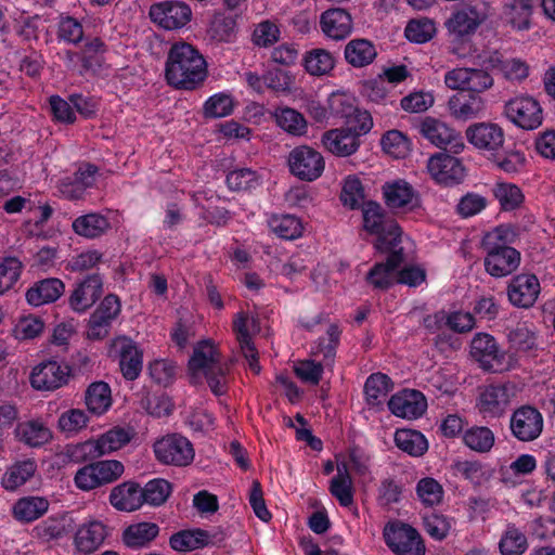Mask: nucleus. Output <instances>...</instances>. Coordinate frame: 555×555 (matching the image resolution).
Instances as JSON below:
<instances>
[{"label": "nucleus", "instance_id": "nucleus-58", "mask_svg": "<svg viewBox=\"0 0 555 555\" xmlns=\"http://www.w3.org/2000/svg\"><path fill=\"white\" fill-rule=\"evenodd\" d=\"M380 144L386 153L400 158L409 152L410 141L401 131L390 130L382 137Z\"/></svg>", "mask_w": 555, "mask_h": 555}, {"label": "nucleus", "instance_id": "nucleus-4", "mask_svg": "<svg viewBox=\"0 0 555 555\" xmlns=\"http://www.w3.org/2000/svg\"><path fill=\"white\" fill-rule=\"evenodd\" d=\"M489 16V3L486 0H469L460 10L453 12L444 26L454 41L468 40Z\"/></svg>", "mask_w": 555, "mask_h": 555}, {"label": "nucleus", "instance_id": "nucleus-19", "mask_svg": "<svg viewBox=\"0 0 555 555\" xmlns=\"http://www.w3.org/2000/svg\"><path fill=\"white\" fill-rule=\"evenodd\" d=\"M102 293L103 280L101 275L90 274L77 283L68 298L69 307L76 312H85L100 299Z\"/></svg>", "mask_w": 555, "mask_h": 555}, {"label": "nucleus", "instance_id": "nucleus-56", "mask_svg": "<svg viewBox=\"0 0 555 555\" xmlns=\"http://www.w3.org/2000/svg\"><path fill=\"white\" fill-rule=\"evenodd\" d=\"M416 493L423 504L434 506L441 502L443 490L437 480L427 477L417 482Z\"/></svg>", "mask_w": 555, "mask_h": 555}, {"label": "nucleus", "instance_id": "nucleus-11", "mask_svg": "<svg viewBox=\"0 0 555 555\" xmlns=\"http://www.w3.org/2000/svg\"><path fill=\"white\" fill-rule=\"evenodd\" d=\"M513 397L514 387L511 385H488L480 391L478 396V411L483 417L499 418L506 413Z\"/></svg>", "mask_w": 555, "mask_h": 555}, {"label": "nucleus", "instance_id": "nucleus-21", "mask_svg": "<svg viewBox=\"0 0 555 555\" xmlns=\"http://www.w3.org/2000/svg\"><path fill=\"white\" fill-rule=\"evenodd\" d=\"M383 194L386 205L391 209L414 210L421 207L418 193L404 180L385 183Z\"/></svg>", "mask_w": 555, "mask_h": 555}, {"label": "nucleus", "instance_id": "nucleus-55", "mask_svg": "<svg viewBox=\"0 0 555 555\" xmlns=\"http://www.w3.org/2000/svg\"><path fill=\"white\" fill-rule=\"evenodd\" d=\"M197 532L198 528L180 530L173 533L169 539L170 547L178 552H191L203 548V543Z\"/></svg>", "mask_w": 555, "mask_h": 555}, {"label": "nucleus", "instance_id": "nucleus-27", "mask_svg": "<svg viewBox=\"0 0 555 555\" xmlns=\"http://www.w3.org/2000/svg\"><path fill=\"white\" fill-rule=\"evenodd\" d=\"M520 263V253L515 248H503L500 251L488 253L485 258L486 271L495 278L513 273Z\"/></svg>", "mask_w": 555, "mask_h": 555}, {"label": "nucleus", "instance_id": "nucleus-45", "mask_svg": "<svg viewBox=\"0 0 555 555\" xmlns=\"http://www.w3.org/2000/svg\"><path fill=\"white\" fill-rule=\"evenodd\" d=\"M269 225L279 237L284 240H296L302 234V223L294 215L273 216Z\"/></svg>", "mask_w": 555, "mask_h": 555}, {"label": "nucleus", "instance_id": "nucleus-64", "mask_svg": "<svg viewBox=\"0 0 555 555\" xmlns=\"http://www.w3.org/2000/svg\"><path fill=\"white\" fill-rule=\"evenodd\" d=\"M151 378L158 385L168 386L176 375V365L168 360H155L149 365Z\"/></svg>", "mask_w": 555, "mask_h": 555}, {"label": "nucleus", "instance_id": "nucleus-28", "mask_svg": "<svg viewBox=\"0 0 555 555\" xmlns=\"http://www.w3.org/2000/svg\"><path fill=\"white\" fill-rule=\"evenodd\" d=\"M65 291L64 283L56 278L37 281L26 292V300L34 307L56 301Z\"/></svg>", "mask_w": 555, "mask_h": 555}, {"label": "nucleus", "instance_id": "nucleus-63", "mask_svg": "<svg viewBox=\"0 0 555 555\" xmlns=\"http://www.w3.org/2000/svg\"><path fill=\"white\" fill-rule=\"evenodd\" d=\"M423 524L425 531L438 541L443 540L452 527L451 520L448 517L434 513L425 516Z\"/></svg>", "mask_w": 555, "mask_h": 555}, {"label": "nucleus", "instance_id": "nucleus-23", "mask_svg": "<svg viewBox=\"0 0 555 555\" xmlns=\"http://www.w3.org/2000/svg\"><path fill=\"white\" fill-rule=\"evenodd\" d=\"M321 142L330 153L340 157L352 155L360 146V138L349 128H335L325 131Z\"/></svg>", "mask_w": 555, "mask_h": 555}, {"label": "nucleus", "instance_id": "nucleus-15", "mask_svg": "<svg viewBox=\"0 0 555 555\" xmlns=\"http://www.w3.org/2000/svg\"><path fill=\"white\" fill-rule=\"evenodd\" d=\"M416 129L424 138L440 149L449 146L456 154L464 147L461 134L439 119L426 117L418 122Z\"/></svg>", "mask_w": 555, "mask_h": 555}, {"label": "nucleus", "instance_id": "nucleus-47", "mask_svg": "<svg viewBox=\"0 0 555 555\" xmlns=\"http://www.w3.org/2000/svg\"><path fill=\"white\" fill-rule=\"evenodd\" d=\"M306 70L313 76H323L334 68V56L324 49H313L305 55Z\"/></svg>", "mask_w": 555, "mask_h": 555}, {"label": "nucleus", "instance_id": "nucleus-29", "mask_svg": "<svg viewBox=\"0 0 555 555\" xmlns=\"http://www.w3.org/2000/svg\"><path fill=\"white\" fill-rule=\"evenodd\" d=\"M533 0H506L502 16L514 29L522 31L531 27Z\"/></svg>", "mask_w": 555, "mask_h": 555}, {"label": "nucleus", "instance_id": "nucleus-41", "mask_svg": "<svg viewBox=\"0 0 555 555\" xmlns=\"http://www.w3.org/2000/svg\"><path fill=\"white\" fill-rule=\"evenodd\" d=\"M330 492L341 506L348 507L353 504L352 480L346 466H337V474L330 482Z\"/></svg>", "mask_w": 555, "mask_h": 555}, {"label": "nucleus", "instance_id": "nucleus-40", "mask_svg": "<svg viewBox=\"0 0 555 555\" xmlns=\"http://www.w3.org/2000/svg\"><path fill=\"white\" fill-rule=\"evenodd\" d=\"M396 446L412 456H421L428 449V442L423 434L412 429H399L395 434Z\"/></svg>", "mask_w": 555, "mask_h": 555}, {"label": "nucleus", "instance_id": "nucleus-7", "mask_svg": "<svg viewBox=\"0 0 555 555\" xmlns=\"http://www.w3.org/2000/svg\"><path fill=\"white\" fill-rule=\"evenodd\" d=\"M289 172L301 181L311 182L320 178L325 168L323 155L309 145L294 147L287 157Z\"/></svg>", "mask_w": 555, "mask_h": 555}, {"label": "nucleus", "instance_id": "nucleus-2", "mask_svg": "<svg viewBox=\"0 0 555 555\" xmlns=\"http://www.w3.org/2000/svg\"><path fill=\"white\" fill-rule=\"evenodd\" d=\"M401 237V228L392 224L389 235L384 234L375 240V249L388 256L386 261L376 262L366 274V282L374 288L385 291L395 283L398 269L404 262Z\"/></svg>", "mask_w": 555, "mask_h": 555}, {"label": "nucleus", "instance_id": "nucleus-49", "mask_svg": "<svg viewBox=\"0 0 555 555\" xmlns=\"http://www.w3.org/2000/svg\"><path fill=\"white\" fill-rule=\"evenodd\" d=\"M171 490V483L165 479L156 478L150 480L145 487L141 489L143 495L142 503L159 506L167 501Z\"/></svg>", "mask_w": 555, "mask_h": 555}, {"label": "nucleus", "instance_id": "nucleus-35", "mask_svg": "<svg viewBox=\"0 0 555 555\" xmlns=\"http://www.w3.org/2000/svg\"><path fill=\"white\" fill-rule=\"evenodd\" d=\"M49 501L42 496H25L13 506L14 518L22 522H31L48 512Z\"/></svg>", "mask_w": 555, "mask_h": 555}, {"label": "nucleus", "instance_id": "nucleus-20", "mask_svg": "<svg viewBox=\"0 0 555 555\" xmlns=\"http://www.w3.org/2000/svg\"><path fill=\"white\" fill-rule=\"evenodd\" d=\"M540 294V283L534 274H518L507 286L509 302L518 308H530Z\"/></svg>", "mask_w": 555, "mask_h": 555}, {"label": "nucleus", "instance_id": "nucleus-13", "mask_svg": "<svg viewBox=\"0 0 555 555\" xmlns=\"http://www.w3.org/2000/svg\"><path fill=\"white\" fill-rule=\"evenodd\" d=\"M506 117L519 128L532 130L543 120L542 108L531 96H517L505 104Z\"/></svg>", "mask_w": 555, "mask_h": 555}, {"label": "nucleus", "instance_id": "nucleus-46", "mask_svg": "<svg viewBox=\"0 0 555 555\" xmlns=\"http://www.w3.org/2000/svg\"><path fill=\"white\" fill-rule=\"evenodd\" d=\"M451 114L457 119H472L478 116L483 109V102L480 96L470 94L468 100L462 96H452L449 101Z\"/></svg>", "mask_w": 555, "mask_h": 555}, {"label": "nucleus", "instance_id": "nucleus-37", "mask_svg": "<svg viewBox=\"0 0 555 555\" xmlns=\"http://www.w3.org/2000/svg\"><path fill=\"white\" fill-rule=\"evenodd\" d=\"M363 224L364 229L370 233L377 234V237L382 235H389L390 227L392 224L399 225L396 221H386L383 208L375 202H367L363 206Z\"/></svg>", "mask_w": 555, "mask_h": 555}, {"label": "nucleus", "instance_id": "nucleus-43", "mask_svg": "<svg viewBox=\"0 0 555 555\" xmlns=\"http://www.w3.org/2000/svg\"><path fill=\"white\" fill-rule=\"evenodd\" d=\"M391 379L383 373L371 374L364 385L366 401L370 405H378L392 389Z\"/></svg>", "mask_w": 555, "mask_h": 555}, {"label": "nucleus", "instance_id": "nucleus-14", "mask_svg": "<svg viewBox=\"0 0 555 555\" xmlns=\"http://www.w3.org/2000/svg\"><path fill=\"white\" fill-rule=\"evenodd\" d=\"M70 371L66 363L48 360L33 369L30 384L37 390H55L67 384Z\"/></svg>", "mask_w": 555, "mask_h": 555}, {"label": "nucleus", "instance_id": "nucleus-60", "mask_svg": "<svg viewBox=\"0 0 555 555\" xmlns=\"http://www.w3.org/2000/svg\"><path fill=\"white\" fill-rule=\"evenodd\" d=\"M57 38L67 43L78 44L83 38V27L72 16H62L57 25Z\"/></svg>", "mask_w": 555, "mask_h": 555}, {"label": "nucleus", "instance_id": "nucleus-24", "mask_svg": "<svg viewBox=\"0 0 555 555\" xmlns=\"http://www.w3.org/2000/svg\"><path fill=\"white\" fill-rule=\"evenodd\" d=\"M115 346L119 352V366L122 376L128 380H134L142 371L143 352L137 344L127 337H120Z\"/></svg>", "mask_w": 555, "mask_h": 555}, {"label": "nucleus", "instance_id": "nucleus-6", "mask_svg": "<svg viewBox=\"0 0 555 555\" xmlns=\"http://www.w3.org/2000/svg\"><path fill=\"white\" fill-rule=\"evenodd\" d=\"M154 453L158 462L176 467L189 466L195 456L192 442L184 436L171 434L154 443Z\"/></svg>", "mask_w": 555, "mask_h": 555}, {"label": "nucleus", "instance_id": "nucleus-1", "mask_svg": "<svg viewBox=\"0 0 555 555\" xmlns=\"http://www.w3.org/2000/svg\"><path fill=\"white\" fill-rule=\"evenodd\" d=\"M207 77V63L199 51L188 42L173 43L167 55L165 78L178 90H195Z\"/></svg>", "mask_w": 555, "mask_h": 555}, {"label": "nucleus", "instance_id": "nucleus-30", "mask_svg": "<svg viewBox=\"0 0 555 555\" xmlns=\"http://www.w3.org/2000/svg\"><path fill=\"white\" fill-rule=\"evenodd\" d=\"M142 498L140 486L127 481L112 489L109 502L118 511L133 512L143 505Z\"/></svg>", "mask_w": 555, "mask_h": 555}, {"label": "nucleus", "instance_id": "nucleus-34", "mask_svg": "<svg viewBox=\"0 0 555 555\" xmlns=\"http://www.w3.org/2000/svg\"><path fill=\"white\" fill-rule=\"evenodd\" d=\"M158 533L159 527L155 522H137L124 530L122 541L128 547H143L149 545Z\"/></svg>", "mask_w": 555, "mask_h": 555}, {"label": "nucleus", "instance_id": "nucleus-53", "mask_svg": "<svg viewBox=\"0 0 555 555\" xmlns=\"http://www.w3.org/2000/svg\"><path fill=\"white\" fill-rule=\"evenodd\" d=\"M514 233L513 231L504 225L496 227L491 232H488L482 238V247L485 251H500L503 248H512L508 244L512 242Z\"/></svg>", "mask_w": 555, "mask_h": 555}, {"label": "nucleus", "instance_id": "nucleus-48", "mask_svg": "<svg viewBox=\"0 0 555 555\" xmlns=\"http://www.w3.org/2000/svg\"><path fill=\"white\" fill-rule=\"evenodd\" d=\"M528 547L527 538L515 525H507L500 541V551L503 555H521Z\"/></svg>", "mask_w": 555, "mask_h": 555}, {"label": "nucleus", "instance_id": "nucleus-25", "mask_svg": "<svg viewBox=\"0 0 555 555\" xmlns=\"http://www.w3.org/2000/svg\"><path fill=\"white\" fill-rule=\"evenodd\" d=\"M320 26L326 37L343 40L352 31V20L346 10L331 9L322 13Z\"/></svg>", "mask_w": 555, "mask_h": 555}, {"label": "nucleus", "instance_id": "nucleus-62", "mask_svg": "<svg viewBox=\"0 0 555 555\" xmlns=\"http://www.w3.org/2000/svg\"><path fill=\"white\" fill-rule=\"evenodd\" d=\"M328 108L333 116L347 119L356 113L354 98L346 93H333L328 99Z\"/></svg>", "mask_w": 555, "mask_h": 555}, {"label": "nucleus", "instance_id": "nucleus-26", "mask_svg": "<svg viewBox=\"0 0 555 555\" xmlns=\"http://www.w3.org/2000/svg\"><path fill=\"white\" fill-rule=\"evenodd\" d=\"M106 537V526L101 521L93 520L78 528L74 543L80 553L91 554L103 544Z\"/></svg>", "mask_w": 555, "mask_h": 555}, {"label": "nucleus", "instance_id": "nucleus-8", "mask_svg": "<svg viewBox=\"0 0 555 555\" xmlns=\"http://www.w3.org/2000/svg\"><path fill=\"white\" fill-rule=\"evenodd\" d=\"M387 546L397 555H424L425 545L420 533L406 524H390L384 529Z\"/></svg>", "mask_w": 555, "mask_h": 555}, {"label": "nucleus", "instance_id": "nucleus-16", "mask_svg": "<svg viewBox=\"0 0 555 555\" xmlns=\"http://www.w3.org/2000/svg\"><path fill=\"white\" fill-rule=\"evenodd\" d=\"M466 138L476 149L489 154V158L504 146L503 129L492 122H479L469 126Z\"/></svg>", "mask_w": 555, "mask_h": 555}, {"label": "nucleus", "instance_id": "nucleus-42", "mask_svg": "<svg viewBox=\"0 0 555 555\" xmlns=\"http://www.w3.org/2000/svg\"><path fill=\"white\" fill-rule=\"evenodd\" d=\"M273 117L280 128L293 135H301L307 131L305 117L294 108L276 107Z\"/></svg>", "mask_w": 555, "mask_h": 555}, {"label": "nucleus", "instance_id": "nucleus-57", "mask_svg": "<svg viewBox=\"0 0 555 555\" xmlns=\"http://www.w3.org/2000/svg\"><path fill=\"white\" fill-rule=\"evenodd\" d=\"M435 24L427 18L410 21L405 27V37L416 43H425L435 35Z\"/></svg>", "mask_w": 555, "mask_h": 555}, {"label": "nucleus", "instance_id": "nucleus-31", "mask_svg": "<svg viewBox=\"0 0 555 555\" xmlns=\"http://www.w3.org/2000/svg\"><path fill=\"white\" fill-rule=\"evenodd\" d=\"M344 54L348 64L361 68L373 63L377 56V51L372 41L357 38L346 44Z\"/></svg>", "mask_w": 555, "mask_h": 555}, {"label": "nucleus", "instance_id": "nucleus-52", "mask_svg": "<svg viewBox=\"0 0 555 555\" xmlns=\"http://www.w3.org/2000/svg\"><path fill=\"white\" fill-rule=\"evenodd\" d=\"M494 196L503 210H514L519 207L524 201L521 190L511 183H499L494 188Z\"/></svg>", "mask_w": 555, "mask_h": 555}, {"label": "nucleus", "instance_id": "nucleus-33", "mask_svg": "<svg viewBox=\"0 0 555 555\" xmlns=\"http://www.w3.org/2000/svg\"><path fill=\"white\" fill-rule=\"evenodd\" d=\"M98 171L99 168L93 164H81L69 182L63 184L62 192L70 198L81 197L86 189L94 185Z\"/></svg>", "mask_w": 555, "mask_h": 555}, {"label": "nucleus", "instance_id": "nucleus-12", "mask_svg": "<svg viewBox=\"0 0 555 555\" xmlns=\"http://www.w3.org/2000/svg\"><path fill=\"white\" fill-rule=\"evenodd\" d=\"M470 354L485 371L502 372L505 370V353L501 351L493 336L478 333L470 343Z\"/></svg>", "mask_w": 555, "mask_h": 555}, {"label": "nucleus", "instance_id": "nucleus-22", "mask_svg": "<svg viewBox=\"0 0 555 555\" xmlns=\"http://www.w3.org/2000/svg\"><path fill=\"white\" fill-rule=\"evenodd\" d=\"M388 408L398 417L414 420L423 415L427 402L421 391L405 389L389 399Z\"/></svg>", "mask_w": 555, "mask_h": 555}, {"label": "nucleus", "instance_id": "nucleus-10", "mask_svg": "<svg viewBox=\"0 0 555 555\" xmlns=\"http://www.w3.org/2000/svg\"><path fill=\"white\" fill-rule=\"evenodd\" d=\"M151 20L166 30L184 27L192 18L190 5L181 0H166L150 8Z\"/></svg>", "mask_w": 555, "mask_h": 555}, {"label": "nucleus", "instance_id": "nucleus-18", "mask_svg": "<svg viewBox=\"0 0 555 555\" xmlns=\"http://www.w3.org/2000/svg\"><path fill=\"white\" fill-rule=\"evenodd\" d=\"M251 330L255 332L258 331L257 320L249 318L248 314L243 311L237 312L233 319V331L240 344L241 351L249 363L250 370L258 374L260 372V365L258 362V351L250 335Z\"/></svg>", "mask_w": 555, "mask_h": 555}, {"label": "nucleus", "instance_id": "nucleus-38", "mask_svg": "<svg viewBox=\"0 0 555 555\" xmlns=\"http://www.w3.org/2000/svg\"><path fill=\"white\" fill-rule=\"evenodd\" d=\"M72 227L76 234L87 238H95L108 230L109 222L106 217L91 212L76 218Z\"/></svg>", "mask_w": 555, "mask_h": 555}, {"label": "nucleus", "instance_id": "nucleus-36", "mask_svg": "<svg viewBox=\"0 0 555 555\" xmlns=\"http://www.w3.org/2000/svg\"><path fill=\"white\" fill-rule=\"evenodd\" d=\"M37 464L35 460L27 459L11 465L1 478L4 489L13 491L28 481L35 474Z\"/></svg>", "mask_w": 555, "mask_h": 555}, {"label": "nucleus", "instance_id": "nucleus-9", "mask_svg": "<svg viewBox=\"0 0 555 555\" xmlns=\"http://www.w3.org/2000/svg\"><path fill=\"white\" fill-rule=\"evenodd\" d=\"M544 420L542 413L530 404L516 409L509 420L512 435L519 441L529 442L540 437L543 431Z\"/></svg>", "mask_w": 555, "mask_h": 555}, {"label": "nucleus", "instance_id": "nucleus-3", "mask_svg": "<svg viewBox=\"0 0 555 555\" xmlns=\"http://www.w3.org/2000/svg\"><path fill=\"white\" fill-rule=\"evenodd\" d=\"M189 371L192 383H197L204 376L216 396L225 392L228 366L221 361L220 353L211 343L204 340L195 346L189 361Z\"/></svg>", "mask_w": 555, "mask_h": 555}, {"label": "nucleus", "instance_id": "nucleus-59", "mask_svg": "<svg viewBox=\"0 0 555 555\" xmlns=\"http://www.w3.org/2000/svg\"><path fill=\"white\" fill-rule=\"evenodd\" d=\"M233 111V100L230 95L218 93L210 96L204 104V115L208 118H221Z\"/></svg>", "mask_w": 555, "mask_h": 555}, {"label": "nucleus", "instance_id": "nucleus-17", "mask_svg": "<svg viewBox=\"0 0 555 555\" xmlns=\"http://www.w3.org/2000/svg\"><path fill=\"white\" fill-rule=\"evenodd\" d=\"M427 169L434 180L443 185L459 184L465 176V170L460 159L447 153L433 155L428 159Z\"/></svg>", "mask_w": 555, "mask_h": 555}, {"label": "nucleus", "instance_id": "nucleus-61", "mask_svg": "<svg viewBox=\"0 0 555 555\" xmlns=\"http://www.w3.org/2000/svg\"><path fill=\"white\" fill-rule=\"evenodd\" d=\"M364 198V190L361 181L354 177H348L343 185L340 199L345 206L354 209L359 207Z\"/></svg>", "mask_w": 555, "mask_h": 555}, {"label": "nucleus", "instance_id": "nucleus-54", "mask_svg": "<svg viewBox=\"0 0 555 555\" xmlns=\"http://www.w3.org/2000/svg\"><path fill=\"white\" fill-rule=\"evenodd\" d=\"M22 262L14 257H8L0 263V295L10 291L18 281Z\"/></svg>", "mask_w": 555, "mask_h": 555}, {"label": "nucleus", "instance_id": "nucleus-32", "mask_svg": "<svg viewBox=\"0 0 555 555\" xmlns=\"http://www.w3.org/2000/svg\"><path fill=\"white\" fill-rule=\"evenodd\" d=\"M15 435L20 441L31 448H39L52 439V431L38 420L23 422L17 425Z\"/></svg>", "mask_w": 555, "mask_h": 555}, {"label": "nucleus", "instance_id": "nucleus-51", "mask_svg": "<svg viewBox=\"0 0 555 555\" xmlns=\"http://www.w3.org/2000/svg\"><path fill=\"white\" fill-rule=\"evenodd\" d=\"M227 184L232 191H246L260 184L258 173L250 168H240L227 175Z\"/></svg>", "mask_w": 555, "mask_h": 555}, {"label": "nucleus", "instance_id": "nucleus-39", "mask_svg": "<svg viewBox=\"0 0 555 555\" xmlns=\"http://www.w3.org/2000/svg\"><path fill=\"white\" fill-rule=\"evenodd\" d=\"M85 402L89 412L101 415L112 404L111 388L105 382H94L85 392Z\"/></svg>", "mask_w": 555, "mask_h": 555}, {"label": "nucleus", "instance_id": "nucleus-5", "mask_svg": "<svg viewBox=\"0 0 555 555\" xmlns=\"http://www.w3.org/2000/svg\"><path fill=\"white\" fill-rule=\"evenodd\" d=\"M130 439V434L126 429L114 427L101 435L96 440H87L82 443L68 447L67 455L76 463L91 461L119 450L127 444Z\"/></svg>", "mask_w": 555, "mask_h": 555}, {"label": "nucleus", "instance_id": "nucleus-44", "mask_svg": "<svg viewBox=\"0 0 555 555\" xmlns=\"http://www.w3.org/2000/svg\"><path fill=\"white\" fill-rule=\"evenodd\" d=\"M495 438L493 431L486 426H473L463 434L464 444L473 451L479 453L489 452Z\"/></svg>", "mask_w": 555, "mask_h": 555}, {"label": "nucleus", "instance_id": "nucleus-50", "mask_svg": "<svg viewBox=\"0 0 555 555\" xmlns=\"http://www.w3.org/2000/svg\"><path fill=\"white\" fill-rule=\"evenodd\" d=\"M490 159L507 173L518 172L525 165L526 158L522 152L515 149L503 146L501 151L494 153Z\"/></svg>", "mask_w": 555, "mask_h": 555}]
</instances>
